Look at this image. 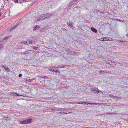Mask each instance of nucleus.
Masks as SVG:
<instances>
[{"instance_id": "obj_15", "label": "nucleus", "mask_w": 128, "mask_h": 128, "mask_svg": "<svg viewBox=\"0 0 128 128\" xmlns=\"http://www.w3.org/2000/svg\"><path fill=\"white\" fill-rule=\"evenodd\" d=\"M64 66L63 65H61L58 66L57 68H64Z\"/></svg>"}, {"instance_id": "obj_2", "label": "nucleus", "mask_w": 128, "mask_h": 128, "mask_svg": "<svg viewBox=\"0 0 128 128\" xmlns=\"http://www.w3.org/2000/svg\"><path fill=\"white\" fill-rule=\"evenodd\" d=\"M32 122V119H28L26 120L21 121L20 123L21 124H26L30 123Z\"/></svg>"}, {"instance_id": "obj_20", "label": "nucleus", "mask_w": 128, "mask_h": 128, "mask_svg": "<svg viewBox=\"0 0 128 128\" xmlns=\"http://www.w3.org/2000/svg\"><path fill=\"white\" fill-rule=\"evenodd\" d=\"M103 40H101L102 41H108V38H103Z\"/></svg>"}, {"instance_id": "obj_21", "label": "nucleus", "mask_w": 128, "mask_h": 128, "mask_svg": "<svg viewBox=\"0 0 128 128\" xmlns=\"http://www.w3.org/2000/svg\"><path fill=\"white\" fill-rule=\"evenodd\" d=\"M46 27H43L41 30L42 32H44V30H46Z\"/></svg>"}, {"instance_id": "obj_51", "label": "nucleus", "mask_w": 128, "mask_h": 128, "mask_svg": "<svg viewBox=\"0 0 128 128\" xmlns=\"http://www.w3.org/2000/svg\"><path fill=\"white\" fill-rule=\"evenodd\" d=\"M65 66H66L67 65H65Z\"/></svg>"}, {"instance_id": "obj_27", "label": "nucleus", "mask_w": 128, "mask_h": 128, "mask_svg": "<svg viewBox=\"0 0 128 128\" xmlns=\"http://www.w3.org/2000/svg\"><path fill=\"white\" fill-rule=\"evenodd\" d=\"M76 104H84V102H78V103L76 102Z\"/></svg>"}, {"instance_id": "obj_19", "label": "nucleus", "mask_w": 128, "mask_h": 128, "mask_svg": "<svg viewBox=\"0 0 128 128\" xmlns=\"http://www.w3.org/2000/svg\"><path fill=\"white\" fill-rule=\"evenodd\" d=\"M16 93L14 92L11 93H10V94L12 96H16Z\"/></svg>"}, {"instance_id": "obj_12", "label": "nucleus", "mask_w": 128, "mask_h": 128, "mask_svg": "<svg viewBox=\"0 0 128 128\" xmlns=\"http://www.w3.org/2000/svg\"><path fill=\"white\" fill-rule=\"evenodd\" d=\"M30 50H27L24 52V54H30Z\"/></svg>"}, {"instance_id": "obj_28", "label": "nucleus", "mask_w": 128, "mask_h": 128, "mask_svg": "<svg viewBox=\"0 0 128 128\" xmlns=\"http://www.w3.org/2000/svg\"><path fill=\"white\" fill-rule=\"evenodd\" d=\"M33 30H37V28H36V26L35 27H34L33 28Z\"/></svg>"}, {"instance_id": "obj_30", "label": "nucleus", "mask_w": 128, "mask_h": 128, "mask_svg": "<svg viewBox=\"0 0 128 128\" xmlns=\"http://www.w3.org/2000/svg\"><path fill=\"white\" fill-rule=\"evenodd\" d=\"M94 105H98L99 104L97 103H94Z\"/></svg>"}, {"instance_id": "obj_13", "label": "nucleus", "mask_w": 128, "mask_h": 128, "mask_svg": "<svg viewBox=\"0 0 128 128\" xmlns=\"http://www.w3.org/2000/svg\"><path fill=\"white\" fill-rule=\"evenodd\" d=\"M55 68H55V67L52 66L50 68V70L52 71L53 72L54 71V70H55L54 69Z\"/></svg>"}, {"instance_id": "obj_29", "label": "nucleus", "mask_w": 128, "mask_h": 128, "mask_svg": "<svg viewBox=\"0 0 128 128\" xmlns=\"http://www.w3.org/2000/svg\"><path fill=\"white\" fill-rule=\"evenodd\" d=\"M9 36H6V37L4 39V40H6L8 38Z\"/></svg>"}, {"instance_id": "obj_43", "label": "nucleus", "mask_w": 128, "mask_h": 128, "mask_svg": "<svg viewBox=\"0 0 128 128\" xmlns=\"http://www.w3.org/2000/svg\"><path fill=\"white\" fill-rule=\"evenodd\" d=\"M68 87L67 86H65V87L66 88H67Z\"/></svg>"}, {"instance_id": "obj_24", "label": "nucleus", "mask_w": 128, "mask_h": 128, "mask_svg": "<svg viewBox=\"0 0 128 128\" xmlns=\"http://www.w3.org/2000/svg\"><path fill=\"white\" fill-rule=\"evenodd\" d=\"M108 40L112 41V39L111 38H108Z\"/></svg>"}, {"instance_id": "obj_33", "label": "nucleus", "mask_w": 128, "mask_h": 128, "mask_svg": "<svg viewBox=\"0 0 128 128\" xmlns=\"http://www.w3.org/2000/svg\"><path fill=\"white\" fill-rule=\"evenodd\" d=\"M114 98H120V97H119L118 98L116 96H114V97H113Z\"/></svg>"}, {"instance_id": "obj_23", "label": "nucleus", "mask_w": 128, "mask_h": 128, "mask_svg": "<svg viewBox=\"0 0 128 128\" xmlns=\"http://www.w3.org/2000/svg\"><path fill=\"white\" fill-rule=\"evenodd\" d=\"M56 69H55L54 71L55 72H57V73H60V71L58 70H56Z\"/></svg>"}, {"instance_id": "obj_49", "label": "nucleus", "mask_w": 128, "mask_h": 128, "mask_svg": "<svg viewBox=\"0 0 128 128\" xmlns=\"http://www.w3.org/2000/svg\"><path fill=\"white\" fill-rule=\"evenodd\" d=\"M86 128H89V127H87Z\"/></svg>"}, {"instance_id": "obj_8", "label": "nucleus", "mask_w": 128, "mask_h": 128, "mask_svg": "<svg viewBox=\"0 0 128 128\" xmlns=\"http://www.w3.org/2000/svg\"><path fill=\"white\" fill-rule=\"evenodd\" d=\"M76 1H78V2L80 1L79 0H74V2H70L69 6L70 7H72V5H73L74 4V2Z\"/></svg>"}, {"instance_id": "obj_18", "label": "nucleus", "mask_w": 128, "mask_h": 128, "mask_svg": "<svg viewBox=\"0 0 128 128\" xmlns=\"http://www.w3.org/2000/svg\"><path fill=\"white\" fill-rule=\"evenodd\" d=\"M40 17H38L36 18L35 19V20L36 21H37L39 20H40Z\"/></svg>"}, {"instance_id": "obj_10", "label": "nucleus", "mask_w": 128, "mask_h": 128, "mask_svg": "<svg viewBox=\"0 0 128 128\" xmlns=\"http://www.w3.org/2000/svg\"><path fill=\"white\" fill-rule=\"evenodd\" d=\"M68 53L72 55L74 54H75L74 52L73 51H72L70 50H68Z\"/></svg>"}, {"instance_id": "obj_9", "label": "nucleus", "mask_w": 128, "mask_h": 128, "mask_svg": "<svg viewBox=\"0 0 128 128\" xmlns=\"http://www.w3.org/2000/svg\"><path fill=\"white\" fill-rule=\"evenodd\" d=\"M91 30L92 32L95 33H96L97 32V30L93 27L91 28Z\"/></svg>"}, {"instance_id": "obj_46", "label": "nucleus", "mask_w": 128, "mask_h": 128, "mask_svg": "<svg viewBox=\"0 0 128 128\" xmlns=\"http://www.w3.org/2000/svg\"><path fill=\"white\" fill-rule=\"evenodd\" d=\"M21 0L22 1H26V0Z\"/></svg>"}, {"instance_id": "obj_34", "label": "nucleus", "mask_w": 128, "mask_h": 128, "mask_svg": "<svg viewBox=\"0 0 128 128\" xmlns=\"http://www.w3.org/2000/svg\"><path fill=\"white\" fill-rule=\"evenodd\" d=\"M14 1L16 3H17L18 2V0H14Z\"/></svg>"}, {"instance_id": "obj_3", "label": "nucleus", "mask_w": 128, "mask_h": 128, "mask_svg": "<svg viewBox=\"0 0 128 128\" xmlns=\"http://www.w3.org/2000/svg\"><path fill=\"white\" fill-rule=\"evenodd\" d=\"M52 110L54 112L60 111L62 110V108H54L52 109Z\"/></svg>"}, {"instance_id": "obj_36", "label": "nucleus", "mask_w": 128, "mask_h": 128, "mask_svg": "<svg viewBox=\"0 0 128 128\" xmlns=\"http://www.w3.org/2000/svg\"><path fill=\"white\" fill-rule=\"evenodd\" d=\"M38 53V51L35 52H34V54H37Z\"/></svg>"}, {"instance_id": "obj_1", "label": "nucleus", "mask_w": 128, "mask_h": 128, "mask_svg": "<svg viewBox=\"0 0 128 128\" xmlns=\"http://www.w3.org/2000/svg\"><path fill=\"white\" fill-rule=\"evenodd\" d=\"M52 16V14H43L40 16V20H42L46 18H49Z\"/></svg>"}, {"instance_id": "obj_47", "label": "nucleus", "mask_w": 128, "mask_h": 128, "mask_svg": "<svg viewBox=\"0 0 128 128\" xmlns=\"http://www.w3.org/2000/svg\"><path fill=\"white\" fill-rule=\"evenodd\" d=\"M31 81H32V80H28V81L29 82H31Z\"/></svg>"}, {"instance_id": "obj_17", "label": "nucleus", "mask_w": 128, "mask_h": 128, "mask_svg": "<svg viewBox=\"0 0 128 128\" xmlns=\"http://www.w3.org/2000/svg\"><path fill=\"white\" fill-rule=\"evenodd\" d=\"M26 42H27L26 44H28L32 43V40H28L26 41Z\"/></svg>"}, {"instance_id": "obj_40", "label": "nucleus", "mask_w": 128, "mask_h": 128, "mask_svg": "<svg viewBox=\"0 0 128 128\" xmlns=\"http://www.w3.org/2000/svg\"><path fill=\"white\" fill-rule=\"evenodd\" d=\"M120 22H122V20H118Z\"/></svg>"}, {"instance_id": "obj_14", "label": "nucleus", "mask_w": 128, "mask_h": 128, "mask_svg": "<svg viewBox=\"0 0 128 128\" xmlns=\"http://www.w3.org/2000/svg\"><path fill=\"white\" fill-rule=\"evenodd\" d=\"M3 120H10V118L8 117H5L4 118Z\"/></svg>"}, {"instance_id": "obj_35", "label": "nucleus", "mask_w": 128, "mask_h": 128, "mask_svg": "<svg viewBox=\"0 0 128 128\" xmlns=\"http://www.w3.org/2000/svg\"><path fill=\"white\" fill-rule=\"evenodd\" d=\"M22 43L23 44H26L27 42H26V41H25L23 42Z\"/></svg>"}, {"instance_id": "obj_25", "label": "nucleus", "mask_w": 128, "mask_h": 128, "mask_svg": "<svg viewBox=\"0 0 128 128\" xmlns=\"http://www.w3.org/2000/svg\"><path fill=\"white\" fill-rule=\"evenodd\" d=\"M36 28H37L38 30L40 28V26L38 25H36Z\"/></svg>"}, {"instance_id": "obj_7", "label": "nucleus", "mask_w": 128, "mask_h": 128, "mask_svg": "<svg viewBox=\"0 0 128 128\" xmlns=\"http://www.w3.org/2000/svg\"><path fill=\"white\" fill-rule=\"evenodd\" d=\"M19 24H18L15 25L14 27H13L11 28L10 29V31H11L17 28L18 26H19Z\"/></svg>"}, {"instance_id": "obj_37", "label": "nucleus", "mask_w": 128, "mask_h": 128, "mask_svg": "<svg viewBox=\"0 0 128 128\" xmlns=\"http://www.w3.org/2000/svg\"><path fill=\"white\" fill-rule=\"evenodd\" d=\"M88 104L89 103H88L86 102H84V104H86L88 105Z\"/></svg>"}, {"instance_id": "obj_39", "label": "nucleus", "mask_w": 128, "mask_h": 128, "mask_svg": "<svg viewBox=\"0 0 128 128\" xmlns=\"http://www.w3.org/2000/svg\"><path fill=\"white\" fill-rule=\"evenodd\" d=\"M68 114V113H66V112H62V114Z\"/></svg>"}, {"instance_id": "obj_48", "label": "nucleus", "mask_w": 128, "mask_h": 128, "mask_svg": "<svg viewBox=\"0 0 128 128\" xmlns=\"http://www.w3.org/2000/svg\"><path fill=\"white\" fill-rule=\"evenodd\" d=\"M103 39V38H101L100 40H103V39Z\"/></svg>"}, {"instance_id": "obj_38", "label": "nucleus", "mask_w": 128, "mask_h": 128, "mask_svg": "<svg viewBox=\"0 0 128 128\" xmlns=\"http://www.w3.org/2000/svg\"><path fill=\"white\" fill-rule=\"evenodd\" d=\"M22 76V74H20L19 75V77H21Z\"/></svg>"}, {"instance_id": "obj_42", "label": "nucleus", "mask_w": 128, "mask_h": 128, "mask_svg": "<svg viewBox=\"0 0 128 128\" xmlns=\"http://www.w3.org/2000/svg\"><path fill=\"white\" fill-rule=\"evenodd\" d=\"M58 114H62V112H59L58 113Z\"/></svg>"}, {"instance_id": "obj_41", "label": "nucleus", "mask_w": 128, "mask_h": 128, "mask_svg": "<svg viewBox=\"0 0 128 128\" xmlns=\"http://www.w3.org/2000/svg\"><path fill=\"white\" fill-rule=\"evenodd\" d=\"M90 104H91V105H94V103H90Z\"/></svg>"}, {"instance_id": "obj_31", "label": "nucleus", "mask_w": 128, "mask_h": 128, "mask_svg": "<svg viewBox=\"0 0 128 128\" xmlns=\"http://www.w3.org/2000/svg\"><path fill=\"white\" fill-rule=\"evenodd\" d=\"M22 96L21 95H20L19 94H17L16 93V96Z\"/></svg>"}, {"instance_id": "obj_16", "label": "nucleus", "mask_w": 128, "mask_h": 128, "mask_svg": "<svg viewBox=\"0 0 128 128\" xmlns=\"http://www.w3.org/2000/svg\"><path fill=\"white\" fill-rule=\"evenodd\" d=\"M4 70L6 71H8V72H9L10 71V69L7 67H4Z\"/></svg>"}, {"instance_id": "obj_26", "label": "nucleus", "mask_w": 128, "mask_h": 128, "mask_svg": "<svg viewBox=\"0 0 128 128\" xmlns=\"http://www.w3.org/2000/svg\"><path fill=\"white\" fill-rule=\"evenodd\" d=\"M33 49L34 50H37L38 49V47H33Z\"/></svg>"}, {"instance_id": "obj_4", "label": "nucleus", "mask_w": 128, "mask_h": 128, "mask_svg": "<svg viewBox=\"0 0 128 128\" xmlns=\"http://www.w3.org/2000/svg\"><path fill=\"white\" fill-rule=\"evenodd\" d=\"M91 89L92 91L94 92L98 93L100 91L96 88H91Z\"/></svg>"}, {"instance_id": "obj_44", "label": "nucleus", "mask_w": 128, "mask_h": 128, "mask_svg": "<svg viewBox=\"0 0 128 128\" xmlns=\"http://www.w3.org/2000/svg\"><path fill=\"white\" fill-rule=\"evenodd\" d=\"M46 78H47V77H44V79H46Z\"/></svg>"}, {"instance_id": "obj_50", "label": "nucleus", "mask_w": 128, "mask_h": 128, "mask_svg": "<svg viewBox=\"0 0 128 128\" xmlns=\"http://www.w3.org/2000/svg\"><path fill=\"white\" fill-rule=\"evenodd\" d=\"M28 80H30V79H29Z\"/></svg>"}, {"instance_id": "obj_11", "label": "nucleus", "mask_w": 128, "mask_h": 128, "mask_svg": "<svg viewBox=\"0 0 128 128\" xmlns=\"http://www.w3.org/2000/svg\"><path fill=\"white\" fill-rule=\"evenodd\" d=\"M4 48V46H3V44H1L0 45V51L2 50Z\"/></svg>"}, {"instance_id": "obj_45", "label": "nucleus", "mask_w": 128, "mask_h": 128, "mask_svg": "<svg viewBox=\"0 0 128 128\" xmlns=\"http://www.w3.org/2000/svg\"><path fill=\"white\" fill-rule=\"evenodd\" d=\"M1 13L0 12V16H1Z\"/></svg>"}, {"instance_id": "obj_5", "label": "nucleus", "mask_w": 128, "mask_h": 128, "mask_svg": "<svg viewBox=\"0 0 128 128\" xmlns=\"http://www.w3.org/2000/svg\"><path fill=\"white\" fill-rule=\"evenodd\" d=\"M109 71H108L106 70H100L99 72V73L101 74H104L109 73Z\"/></svg>"}, {"instance_id": "obj_32", "label": "nucleus", "mask_w": 128, "mask_h": 128, "mask_svg": "<svg viewBox=\"0 0 128 128\" xmlns=\"http://www.w3.org/2000/svg\"><path fill=\"white\" fill-rule=\"evenodd\" d=\"M109 96L110 97H111L112 98H113L114 96L113 95H111V94H110Z\"/></svg>"}, {"instance_id": "obj_22", "label": "nucleus", "mask_w": 128, "mask_h": 128, "mask_svg": "<svg viewBox=\"0 0 128 128\" xmlns=\"http://www.w3.org/2000/svg\"><path fill=\"white\" fill-rule=\"evenodd\" d=\"M68 26L70 27V28H71L72 27V25L71 23H69L68 24Z\"/></svg>"}, {"instance_id": "obj_6", "label": "nucleus", "mask_w": 128, "mask_h": 128, "mask_svg": "<svg viewBox=\"0 0 128 128\" xmlns=\"http://www.w3.org/2000/svg\"><path fill=\"white\" fill-rule=\"evenodd\" d=\"M107 63L111 65H114L116 64L114 61L112 60H108V62Z\"/></svg>"}]
</instances>
